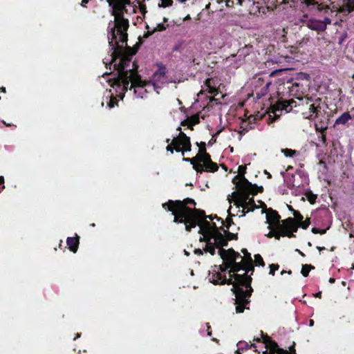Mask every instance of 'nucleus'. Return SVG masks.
<instances>
[{
  "instance_id": "f704fd0d",
  "label": "nucleus",
  "mask_w": 354,
  "mask_h": 354,
  "mask_svg": "<svg viewBox=\"0 0 354 354\" xmlns=\"http://www.w3.org/2000/svg\"><path fill=\"white\" fill-rule=\"evenodd\" d=\"M243 270L245 271L244 274H248V272H251V274H252L254 271L253 261H252V262H245Z\"/></svg>"
},
{
  "instance_id": "e2e57ef3",
  "label": "nucleus",
  "mask_w": 354,
  "mask_h": 354,
  "mask_svg": "<svg viewBox=\"0 0 354 354\" xmlns=\"http://www.w3.org/2000/svg\"><path fill=\"white\" fill-rule=\"evenodd\" d=\"M252 119V117H250L248 118V122L243 120L241 125L245 126V127H250V126H252L251 124V120Z\"/></svg>"
},
{
  "instance_id": "ea45409f",
  "label": "nucleus",
  "mask_w": 354,
  "mask_h": 354,
  "mask_svg": "<svg viewBox=\"0 0 354 354\" xmlns=\"http://www.w3.org/2000/svg\"><path fill=\"white\" fill-rule=\"evenodd\" d=\"M188 119L190 120V124L192 127L200 122V118H199L198 114L193 115L191 117L188 118Z\"/></svg>"
},
{
  "instance_id": "a18cd8bd",
  "label": "nucleus",
  "mask_w": 354,
  "mask_h": 354,
  "mask_svg": "<svg viewBox=\"0 0 354 354\" xmlns=\"http://www.w3.org/2000/svg\"><path fill=\"white\" fill-rule=\"evenodd\" d=\"M214 268H215L216 270H217L218 272H221V273H225L226 271H229L230 268H225V262L223 261V265H220V266H214Z\"/></svg>"
},
{
  "instance_id": "774afa93",
  "label": "nucleus",
  "mask_w": 354,
  "mask_h": 354,
  "mask_svg": "<svg viewBox=\"0 0 354 354\" xmlns=\"http://www.w3.org/2000/svg\"><path fill=\"white\" fill-rule=\"evenodd\" d=\"M203 251H204L203 250H201L200 248H197V249H195L194 252L195 254L201 256V255L203 254Z\"/></svg>"
},
{
  "instance_id": "864d4df0",
  "label": "nucleus",
  "mask_w": 354,
  "mask_h": 354,
  "mask_svg": "<svg viewBox=\"0 0 354 354\" xmlns=\"http://www.w3.org/2000/svg\"><path fill=\"white\" fill-rule=\"evenodd\" d=\"M240 128H241V130L239 131V133L240 135H244L247 132H248L250 129H253L254 127L250 126V127H245V126L241 125Z\"/></svg>"
},
{
  "instance_id": "f257e3e1",
  "label": "nucleus",
  "mask_w": 354,
  "mask_h": 354,
  "mask_svg": "<svg viewBox=\"0 0 354 354\" xmlns=\"http://www.w3.org/2000/svg\"><path fill=\"white\" fill-rule=\"evenodd\" d=\"M138 39L139 42L132 48H127L121 55L115 58V61L120 59L119 63L113 65L114 69L117 71V77L109 80V84L113 88H116V91L119 88L124 92L133 88L137 97L143 98L147 93L145 86L149 85L151 82L141 79L138 72V65L136 62H131L132 57L136 54L142 43L140 37Z\"/></svg>"
},
{
  "instance_id": "4468645a",
  "label": "nucleus",
  "mask_w": 354,
  "mask_h": 354,
  "mask_svg": "<svg viewBox=\"0 0 354 354\" xmlns=\"http://www.w3.org/2000/svg\"><path fill=\"white\" fill-rule=\"evenodd\" d=\"M252 48L253 47L251 45H245V46L238 50L236 54H232L227 59L230 57H237L236 64L240 66L245 62V58L252 53Z\"/></svg>"
},
{
  "instance_id": "680f3d73",
  "label": "nucleus",
  "mask_w": 354,
  "mask_h": 354,
  "mask_svg": "<svg viewBox=\"0 0 354 354\" xmlns=\"http://www.w3.org/2000/svg\"><path fill=\"white\" fill-rule=\"evenodd\" d=\"M269 228H270L271 230L267 234H266V236L268 238H272L273 236H274L275 227H272V226L270 227V225Z\"/></svg>"
},
{
  "instance_id": "7c9ffc66",
  "label": "nucleus",
  "mask_w": 354,
  "mask_h": 354,
  "mask_svg": "<svg viewBox=\"0 0 354 354\" xmlns=\"http://www.w3.org/2000/svg\"><path fill=\"white\" fill-rule=\"evenodd\" d=\"M212 80L211 78H207L205 81L204 85L207 87L208 90V93L210 94H215L217 92V90L215 86H212L211 82Z\"/></svg>"
},
{
  "instance_id": "6e6552de",
  "label": "nucleus",
  "mask_w": 354,
  "mask_h": 354,
  "mask_svg": "<svg viewBox=\"0 0 354 354\" xmlns=\"http://www.w3.org/2000/svg\"><path fill=\"white\" fill-rule=\"evenodd\" d=\"M260 203L263 207L261 213H266L267 223L270 225V227H276L277 225H281V216L279 214L278 212L272 209V208L268 209L266 205L264 203L261 201H260Z\"/></svg>"
},
{
  "instance_id": "2f4dec72",
  "label": "nucleus",
  "mask_w": 354,
  "mask_h": 354,
  "mask_svg": "<svg viewBox=\"0 0 354 354\" xmlns=\"http://www.w3.org/2000/svg\"><path fill=\"white\" fill-rule=\"evenodd\" d=\"M313 269H315L313 266L310 264H305L302 266L301 273L304 277H306L308 276L310 271Z\"/></svg>"
},
{
  "instance_id": "c9c22d12",
  "label": "nucleus",
  "mask_w": 354,
  "mask_h": 354,
  "mask_svg": "<svg viewBox=\"0 0 354 354\" xmlns=\"http://www.w3.org/2000/svg\"><path fill=\"white\" fill-rule=\"evenodd\" d=\"M312 97H308L307 96H302V100H299V106H308L312 102H313Z\"/></svg>"
},
{
  "instance_id": "bb28decb",
  "label": "nucleus",
  "mask_w": 354,
  "mask_h": 354,
  "mask_svg": "<svg viewBox=\"0 0 354 354\" xmlns=\"http://www.w3.org/2000/svg\"><path fill=\"white\" fill-rule=\"evenodd\" d=\"M172 140H174V143H177L180 146L181 142L189 140L190 138L187 136L184 132L180 131L179 134L176 137H174Z\"/></svg>"
},
{
  "instance_id": "13d9d810",
  "label": "nucleus",
  "mask_w": 354,
  "mask_h": 354,
  "mask_svg": "<svg viewBox=\"0 0 354 354\" xmlns=\"http://www.w3.org/2000/svg\"><path fill=\"white\" fill-rule=\"evenodd\" d=\"M181 126H187L189 129L193 130L192 126L190 124V120L188 119V118L185 120H184L183 122H181Z\"/></svg>"
},
{
  "instance_id": "c756f323",
  "label": "nucleus",
  "mask_w": 354,
  "mask_h": 354,
  "mask_svg": "<svg viewBox=\"0 0 354 354\" xmlns=\"http://www.w3.org/2000/svg\"><path fill=\"white\" fill-rule=\"evenodd\" d=\"M166 149L167 151H169L171 153H173L174 150L176 152H180L181 150L180 146L179 145H178L177 143H174L173 140H171V143L167 146Z\"/></svg>"
},
{
  "instance_id": "cd10ccee",
  "label": "nucleus",
  "mask_w": 354,
  "mask_h": 354,
  "mask_svg": "<svg viewBox=\"0 0 354 354\" xmlns=\"http://www.w3.org/2000/svg\"><path fill=\"white\" fill-rule=\"evenodd\" d=\"M245 207H248L247 212H253L254 209H259L260 206L256 205L254 198H250L245 203Z\"/></svg>"
},
{
  "instance_id": "dca6fc26",
  "label": "nucleus",
  "mask_w": 354,
  "mask_h": 354,
  "mask_svg": "<svg viewBox=\"0 0 354 354\" xmlns=\"http://www.w3.org/2000/svg\"><path fill=\"white\" fill-rule=\"evenodd\" d=\"M261 335L263 342L266 344V348L268 350L269 354H279V350L282 348L279 347L278 344L272 340L267 334H264L263 331H261Z\"/></svg>"
},
{
  "instance_id": "4c0bfd02",
  "label": "nucleus",
  "mask_w": 354,
  "mask_h": 354,
  "mask_svg": "<svg viewBox=\"0 0 354 354\" xmlns=\"http://www.w3.org/2000/svg\"><path fill=\"white\" fill-rule=\"evenodd\" d=\"M306 197L310 204H314L317 199V195L312 193V192L309 191L306 193Z\"/></svg>"
},
{
  "instance_id": "58836bf2",
  "label": "nucleus",
  "mask_w": 354,
  "mask_h": 354,
  "mask_svg": "<svg viewBox=\"0 0 354 354\" xmlns=\"http://www.w3.org/2000/svg\"><path fill=\"white\" fill-rule=\"evenodd\" d=\"M281 152L286 157H293L297 153V151L288 148L281 149Z\"/></svg>"
},
{
  "instance_id": "2eb2a0df",
  "label": "nucleus",
  "mask_w": 354,
  "mask_h": 354,
  "mask_svg": "<svg viewBox=\"0 0 354 354\" xmlns=\"http://www.w3.org/2000/svg\"><path fill=\"white\" fill-rule=\"evenodd\" d=\"M308 85H304L300 82H295L292 86L289 88L290 95L297 98L298 100H302V96H304L306 92V86Z\"/></svg>"
},
{
  "instance_id": "5fc2aeb1",
  "label": "nucleus",
  "mask_w": 354,
  "mask_h": 354,
  "mask_svg": "<svg viewBox=\"0 0 354 354\" xmlns=\"http://www.w3.org/2000/svg\"><path fill=\"white\" fill-rule=\"evenodd\" d=\"M223 224L225 225V230H229L230 226L234 224V222H233V220L232 219V218L230 217H228L225 219V223H223Z\"/></svg>"
},
{
  "instance_id": "473e14b6",
  "label": "nucleus",
  "mask_w": 354,
  "mask_h": 354,
  "mask_svg": "<svg viewBox=\"0 0 354 354\" xmlns=\"http://www.w3.org/2000/svg\"><path fill=\"white\" fill-rule=\"evenodd\" d=\"M279 354H297L295 349V342H293L292 344L289 347V350L287 351L286 349H280Z\"/></svg>"
},
{
  "instance_id": "393cba45",
  "label": "nucleus",
  "mask_w": 354,
  "mask_h": 354,
  "mask_svg": "<svg viewBox=\"0 0 354 354\" xmlns=\"http://www.w3.org/2000/svg\"><path fill=\"white\" fill-rule=\"evenodd\" d=\"M352 117L349 112L343 113L339 117L335 120V124H346L348 120H351Z\"/></svg>"
},
{
  "instance_id": "69168bd1",
  "label": "nucleus",
  "mask_w": 354,
  "mask_h": 354,
  "mask_svg": "<svg viewBox=\"0 0 354 354\" xmlns=\"http://www.w3.org/2000/svg\"><path fill=\"white\" fill-rule=\"evenodd\" d=\"M4 178L0 176V192L4 189Z\"/></svg>"
},
{
  "instance_id": "09e8293b",
  "label": "nucleus",
  "mask_w": 354,
  "mask_h": 354,
  "mask_svg": "<svg viewBox=\"0 0 354 354\" xmlns=\"http://www.w3.org/2000/svg\"><path fill=\"white\" fill-rule=\"evenodd\" d=\"M310 224V218H306L305 221H303L299 223L300 227L302 229H307Z\"/></svg>"
},
{
  "instance_id": "9b49d317",
  "label": "nucleus",
  "mask_w": 354,
  "mask_h": 354,
  "mask_svg": "<svg viewBox=\"0 0 354 354\" xmlns=\"http://www.w3.org/2000/svg\"><path fill=\"white\" fill-rule=\"evenodd\" d=\"M213 226L214 227V232L209 236L210 239L212 241L214 240L213 243L219 250L223 248V247L227 246L226 238L224 234L221 232L222 230L217 227L216 223H213Z\"/></svg>"
},
{
  "instance_id": "1a4fd4ad",
  "label": "nucleus",
  "mask_w": 354,
  "mask_h": 354,
  "mask_svg": "<svg viewBox=\"0 0 354 354\" xmlns=\"http://www.w3.org/2000/svg\"><path fill=\"white\" fill-rule=\"evenodd\" d=\"M209 280L211 283L214 285H232L234 284L233 279L230 277L229 279H227L225 274L221 273V272H218L215 268L212 269V272L209 273Z\"/></svg>"
},
{
  "instance_id": "b1692460",
  "label": "nucleus",
  "mask_w": 354,
  "mask_h": 354,
  "mask_svg": "<svg viewBox=\"0 0 354 354\" xmlns=\"http://www.w3.org/2000/svg\"><path fill=\"white\" fill-rule=\"evenodd\" d=\"M197 146L199 147L198 153L196 154L197 158L202 159L204 157L208 158L210 156L206 150V144L205 142H196Z\"/></svg>"
},
{
  "instance_id": "79ce46f5",
  "label": "nucleus",
  "mask_w": 354,
  "mask_h": 354,
  "mask_svg": "<svg viewBox=\"0 0 354 354\" xmlns=\"http://www.w3.org/2000/svg\"><path fill=\"white\" fill-rule=\"evenodd\" d=\"M241 252L244 254L245 256V259L243 260V261L245 263V262H252V259L251 257V254L250 253L248 252V250L245 249V248H243L241 250Z\"/></svg>"
},
{
  "instance_id": "4d7b16f0",
  "label": "nucleus",
  "mask_w": 354,
  "mask_h": 354,
  "mask_svg": "<svg viewBox=\"0 0 354 354\" xmlns=\"http://www.w3.org/2000/svg\"><path fill=\"white\" fill-rule=\"evenodd\" d=\"M146 29L147 30L145 33H144V35L143 37H145V38H147L149 37V36H151L153 33L155 32V31H153V28L150 30V27L147 25L146 26Z\"/></svg>"
},
{
  "instance_id": "8fccbe9b",
  "label": "nucleus",
  "mask_w": 354,
  "mask_h": 354,
  "mask_svg": "<svg viewBox=\"0 0 354 354\" xmlns=\"http://www.w3.org/2000/svg\"><path fill=\"white\" fill-rule=\"evenodd\" d=\"M239 349L241 350H248L250 349V344L246 342H239L238 343Z\"/></svg>"
},
{
  "instance_id": "0e129e2a",
  "label": "nucleus",
  "mask_w": 354,
  "mask_h": 354,
  "mask_svg": "<svg viewBox=\"0 0 354 354\" xmlns=\"http://www.w3.org/2000/svg\"><path fill=\"white\" fill-rule=\"evenodd\" d=\"M240 207L243 208L241 210H239V212L241 213V216H245V214L249 212H247L248 207H245V205H240Z\"/></svg>"
},
{
  "instance_id": "49530a36",
  "label": "nucleus",
  "mask_w": 354,
  "mask_h": 354,
  "mask_svg": "<svg viewBox=\"0 0 354 354\" xmlns=\"http://www.w3.org/2000/svg\"><path fill=\"white\" fill-rule=\"evenodd\" d=\"M293 215L295 216L294 218L297 223L302 221V220L304 219L303 216L301 214V213L299 211L294 210Z\"/></svg>"
},
{
  "instance_id": "9d476101",
  "label": "nucleus",
  "mask_w": 354,
  "mask_h": 354,
  "mask_svg": "<svg viewBox=\"0 0 354 354\" xmlns=\"http://www.w3.org/2000/svg\"><path fill=\"white\" fill-rule=\"evenodd\" d=\"M205 213L204 212V215L200 218L198 221L197 225L200 227V230L198 233L202 234V236H210L213 232H214V227L213 226V223H211L205 219Z\"/></svg>"
},
{
  "instance_id": "a211bd4d",
  "label": "nucleus",
  "mask_w": 354,
  "mask_h": 354,
  "mask_svg": "<svg viewBox=\"0 0 354 354\" xmlns=\"http://www.w3.org/2000/svg\"><path fill=\"white\" fill-rule=\"evenodd\" d=\"M282 228L284 229L285 232H288V234H294L297 232L298 228L300 227L299 223H297L295 218L289 217L281 221Z\"/></svg>"
},
{
  "instance_id": "f3484780",
  "label": "nucleus",
  "mask_w": 354,
  "mask_h": 354,
  "mask_svg": "<svg viewBox=\"0 0 354 354\" xmlns=\"http://www.w3.org/2000/svg\"><path fill=\"white\" fill-rule=\"evenodd\" d=\"M218 254L223 261H236L238 259H243L241 254L236 252L233 248H230L228 250H225L224 248H221L218 250Z\"/></svg>"
},
{
  "instance_id": "bf43d9fd",
  "label": "nucleus",
  "mask_w": 354,
  "mask_h": 354,
  "mask_svg": "<svg viewBox=\"0 0 354 354\" xmlns=\"http://www.w3.org/2000/svg\"><path fill=\"white\" fill-rule=\"evenodd\" d=\"M139 8H140V10L141 13L145 16V15L147 12V6H146V5L144 4V3H139Z\"/></svg>"
},
{
  "instance_id": "0eeeda50",
  "label": "nucleus",
  "mask_w": 354,
  "mask_h": 354,
  "mask_svg": "<svg viewBox=\"0 0 354 354\" xmlns=\"http://www.w3.org/2000/svg\"><path fill=\"white\" fill-rule=\"evenodd\" d=\"M218 169V166L217 163L212 160L211 156H208V158L204 157V158L200 159L199 164L196 165L194 167V170L200 174L204 171L215 172Z\"/></svg>"
},
{
  "instance_id": "7ed1b4c3",
  "label": "nucleus",
  "mask_w": 354,
  "mask_h": 354,
  "mask_svg": "<svg viewBox=\"0 0 354 354\" xmlns=\"http://www.w3.org/2000/svg\"><path fill=\"white\" fill-rule=\"evenodd\" d=\"M225 262V268H230L229 275L233 279L232 291L235 295L236 313H242L245 309L249 310L250 297L253 292L251 286L252 277L247 274H240L237 272L243 270L245 262L242 259L240 262L236 261H223Z\"/></svg>"
},
{
  "instance_id": "a878e982",
  "label": "nucleus",
  "mask_w": 354,
  "mask_h": 354,
  "mask_svg": "<svg viewBox=\"0 0 354 354\" xmlns=\"http://www.w3.org/2000/svg\"><path fill=\"white\" fill-rule=\"evenodd\" d=\"M220 230H222L224 233V235L226 238L227 243L232 240H237L238 239V234L232 233L229 231V230H225L224 227H221Z\"/></svg>"
},
{
  "instance_id": "f8f14e48",
  "label": "nucleus",
  "mask_w": 354,
  "mask_h": 354,
  "mask_svg": "<svg viewBox=\"0 0 354 354\" xmlns=\"http://www.w3.org/2000/svg\"><path fill=\"white\" fill-rule=\"evenodd\" d=\"M297 105V102L293 99L288 100L281 99L272 106L273 112L285 111L286 113H288L292 111L293 107H296Z\"/></svg>"
},
{
  "instance_id": "052dcab7",
  "label": "nucleus",
  "mask_w": 354,
  "mask_h": 354,
  "mask_svg": "<svg viewBox=\"0 0 354 354\" xmlns=\"http://www.w3.org/2000/svg\"><path fill=\"white\" fill-rule=\"evenodd\" d=\"M161 2H162V6L165 8L171 6L173 3L172 0H161Z\"/></svg>"
},
{
  "instance_id": "c85d7f7f",
  "label": "nucleus",
  "mask_w": 354,
  "mask_h": 354,
  "mask_svg": "<svg viewBox=\"0 0 354 354\" xmlns=\"http://www.w3.org/2000/svg\"><path fill=\"white\" fill-rule=\"evenodd\" d=\"M180 149L181 150L180 152H182L183 156H184L185 152L190 151L192 150V144L190 140L184 142H181Z\"/></svg>"
},
{
  "instance_id": "603ef678",
  "label": "nucleus",
  "mask_w": 354,
  "mask_h": 354,
  "mask_svg": "<svg viewBox=\"0 0 354 354\" xmlns=\"http://www.w3.org/2000/svg\"><path fill=\"white\" fill-rule=\"evenodd\" d=\"M234 1L235 0H226L225 5L228 8H232L234 4ZM236 1H237V4L242 5V0H236Z\"/></svg>"
},
{
  "instance_id": "412c9836",
  "label": "nucleus",
  "mask_w": 354,
  "mask_h": 354,
  "mask_svg": "<svg viewBox=\"0 0 354 354\" xmlns=\"http://www.w3.org/2000/svg\"><path fill=\"white\" fill-rule=\"evenodd\" d=\"M246 165H240L238 169V175H236L233 179H232V183L233 184H239V183H245V180H248L245 177V174L246 173Z\"/></svg>"
},
{
  "instance_id": "c03bdc74",
  "label": "nucleus",
  "mask_w": 354,
  "mask_h": 354,
  "mask_svg": "<svg viewBox=\"0 0 354 354\" xmlns=\"http://www.w3.org/2000/svg\"><path fill=\"white\" fill-rule=\"evenodd\" d=\"M115 105H118V100L116 97L112 95L110 96V100L108 102V106L111 109L113 108Z\"/></svg>"
},
{
  "instance_id": "37998d69",
  "label": "nucleus",
  "mask_w": 354,
  "mask_h": 354,
  "mask_svg": "<svg viewBox=\"0 0 354 354\" xmlns=\"http://www.w3.org/2000/svg\"><path fill=\"white\" fill-rule=\"evenodd\" d=\"M167 27H168L167 24L165 25L163 23H160V24H157V26L155 28H153V31H155V32L163 31V30H165Z\"/></svg>"
},
{
  "instance_id": "e433bc0d",
  "label": "nucleus",
  "mask_w": 354,
  "mask_h": 354,
  "mask_svg": "<svg viewBox=\"0 0 354 354\" xmlns=\"http://www.w3.org/2000/svg\"><path fill=\"white\" fill-rule=\"evenodd\" d=\"M183 160L185 162H189L192 165L193 169H194V167L196 165L199 164V158H197V156L194 158H183Z\"/></svg>"
},
{
  "instance_id": "ddd939ff",
  "label": "nucleus",
  "mask_w": 354,
  "mask_h": 354,
  "mask_svg": "<svg viewBox=\"0 0 354 354\" xmlns=\"http://www.w3.org/2000/svg\"><path fill=\"white\" fill-rule=\"evenodd\" d=\"M320 98H317L315 102H311L308 106V111L302 112V115L304 118L308 120H315L317 118L318 112L319 111L321 106L319 102Z\"/></svg>"
},
{
  "instance_id": "4be33fe9",
  "label": "nucleus",
  "mask_w": 354,
  "mask_h": 354,
  "mask_svg": "<svg viewBox=\"0 0 354 354\" xmlns=\"http://www.w3.org/2000/svg\"><path fill=\"white\" fill-rule=\"evenodd\" d=\"M66 243L68 249L73 253H75L78 250L80 237L77 234L74 237H68Z\"/></svg>"
},
{
  "instance_id": "6e6d98bb",
  "label": "nucleus",
  "mask_w": 354,
  "mask_h": 354,
  "mask_svg": "<svg viewBox=\"0 0 354 354\" xmlns=\"http://www.w3.org/2000/svg\"><path fill=\"white\" fill-rule=\"evenodd\" d=\"M311 232L313 233V234H324L326 233V229H319L317 227H313L312 230H311Z\"/></svg>"
},
{
  "instance_id": "72a5a7b5",
  "label": "nucleus",
  "mask_w": 354,
  "mask_h": 354,
  "mask_svg": "<svg viewBox=\"0 0 354 354\" xmlns=\"http://www.w3.org/2000/svg\"><path fill=\"white\" fill-rule=\"evenodd\" d=\"M310 79V75L305 73H299L297 74L296 76V81L295 82H299V81H306L308 82Z\"/></svg>"
},
{
  "instance_id": "5701e85b",
  "label": "nucleus",
  "mask_w": 354,
  "mask_h": 354,
  "mask_svg": "<svg viewBox=\"0 0 354 354\" xmlns=\"http://www.w3.org/2000/svg\"><path fill=\"white\" fill-rule=\"evenodd\" d=\"M281 236H287L288 238H294L295 237V234H290V235L288 234V232H285L284 229L282 228V224L277 225L275 227V232H274V236L273 237L275 238L277 240H279Z\"/></svg>"
},
{
  "instance_id": "423d86ee",
  "label": "nucleus",
  "mask_w": 354,
  "mask_h": 354,
  "mask_svg": "<svg viewBox=\"0 0 354 354\" xmlns=\"http://www.w3.org/2000/svg\"><path fill=\"white\" fill-rule=\"evenodd\" d=\"M167 68L162 63L158 64V69L154 72L151 77V84L154 88H160L163 84L167 83L166 80Z\"/></svg>"
},
{
  "instance_id": "f03ea898",
  "label": "nucleus",
  "mask_w": 354,
  "mask_h": 354,
  "mask_svg": "<svg viewBox=\"0 0 354 354\" xmlns=\"http://www.w3.org/2000/svg\"><path fill=\"white\" fill-rule=\"evenodd\" d=\"M111 8V15L114 16V21L109 23L107 37L111 52V60H103L106 67L111 66L115 62V58L122 55L123 50H126L128 41L127 30L129 27V20L124 17V13H128L127 6L131 5L130 0H106Z\"/></svg>"
},
{
  "instance_id": "a19ab883",
  "label": "nucleus",
  "mask_w": 354,
  "mask_h": 354,
  "mask_svg": "<svg viewBox=\"0 0 354 354\" xmlns=\"http://www.w3.org/2000/svg\"><path fill=\"white\" fill-rule=\"evenodd\" d=\"M254 263H255L256 266H265L264 261H263L262 257L259 254L254 255Z\"/></svg>"
},
{
  "instance_id": "3c124183",
  "label": "nucleus",
  "mask_w": 354,
  "mask_h": 354,
  "mask_svg": "<svg viewBox=\"0 0 354 354\" xmlns=\"http://www.w3.org/2000/svg\"><path fill=\"white\" fill-rule=\"evenodd\" d=\"M252 192H256V195L258 193H262L263 192V187L262 186L258 187L256 184H252Z\"/></svg>"
},
{
  "instance_id": "6ab92c4d",
  "label": "nucleus",
  "mask_w": 354,
  "mask_h": 354,
  "mask_svg": "<svg viewBox=\"0 0 354 354\" xmlns=\"http://www.w3.org/2000/svg\"><path fill=\"white\" fill-rule=\"evenodd\" d=\"M200 242H205L206 245L203 248V250L205 252H209L211 255H214L216 254V246L210 239L209 236H201L199 239Z\"/></svg>"
},
{
  "instance_id": "20e7f679",
  "label": "nucleus",
  "mask_w": 354,
  "mask_h": 354,
  "mask_svg": "<svg viewBox=\"0 0 354 354\" xmlns=\"http://www.w3.org/2000/svg\"><path fill=\"white\" fill-rule=\"evenodd\" d=\"M162 208L171 212L174 215V222L184 223L185 230L190 232L197 226L198 221L204 215V211L195 208L196 202L194 199L187 198L180 200H169L162 204Z\"/></svg>"
},
{
  "instance_id": "de8ad7c7",
  "label": "nucleus",
  "mask_w": 354,
  "mask_h": 354,
  "mask_svg": "<svg viewBox=\"0 0 354 354\" xmlns=\"http://www.w3.org/2000/svg\"><path fill=\"white\" fill-rule=\"evenodd\" d=\"M270 272L269 274L272 276L274 275L275 271L278 270L279 266L278 264L272 263L270 265Z\"/></svg>"
},
{
  "instance_id": "aec40b11",
  "label": "nucleus",
  "mask_w": 354,
  "mask_h": 354,
  "mask_svg": "<svg viewBox=\"0 0 354 354\" xmlns=\"http://www.w3.org/2000/svg\"><path fill=\"white\" fill-rule=\"evenodd\" d=\"M306 26L313 30L324 31L326 30V24L322 20L310 19L307 21Z\"/></svg>"
},
{
  "instance_id": "39448f33",
  "label": "nucleus",
  "mask_w": 354,
  "mask_h": 354,
  "mask_svg": "<svg viewBox=\"0 0 354 354\" xmlns=\"http://www.w3.org/2000/svg\"><path fill=\"white\" fill-rule=\"evenodd\" d=\"M245 183L234 184L237 189L236 192H233L232 194L234 201V205L237 208H240V205H243L250 198V196L256 195V192H252V183L245 180Z\"/></svg>"
},
{
  "instance_id": "338daca9",
  "label": "nucleus",
  "mask_w": 354,
  "mask_h": 354,
  "mask_svg": "<svg viewBox=\"0 0 354 354\" xmlns=\"http://www.w3.org/2000/svg\"><path fill=\"white\" fill-rule=\"evenodd\" d=\"M208 218L210 219V220H213V219H216L217 221H221L222 223H224L223 220L218 217L217 215H214V216H212V215L209 216Z\"/></svg>"
}]
</instances>
